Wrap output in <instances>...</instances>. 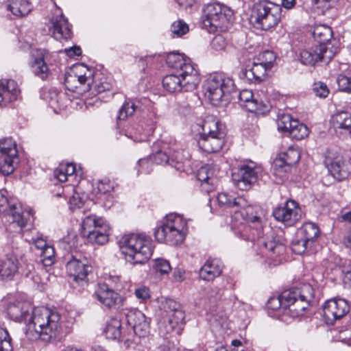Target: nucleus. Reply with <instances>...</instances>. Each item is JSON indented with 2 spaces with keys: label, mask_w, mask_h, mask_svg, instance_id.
<instances>
[{
  "label": "nucleus",
  "mask_w": 351,
  "mask_h": 351,
  "mask_svg": "<svg viewBox=\"0 0 351 351\" xmlns=\"http://www.w3.org/2000/svg\"><path fill=\"white\" fill-rule=\"evenodd\" d=\"M236 213L246 220L248 224L245 225L239 232V237L251 241L258 253L262 256L272 259L275 264L280 261L286 252V247L279 239L271 236H265L263 232L264 210L261 206L250 204L245 198V204L238 206Z\"/></svg>",
  "instance_id": "f257e3e1"
},
{
  "label": "nucleus",
  "mask_w": 351,
  "mask_h": 351,
  "mask_svg": "<svg viewBox=\"0 0 351 351\" xmlns=\"http://www.w3.org/2000/svg\"><path fill=\"white\" fill-rule=\"evenodd\" d=\"M31 309L27 304H10L8 307V314L15 322L26 323L25 335L28 339H41L49 341L55 338L60 328V315L44 307L30 312Z\"/></svg>",
  "instance_id": "f03ea898"
},
{
  "label": "nucleus",
  "mask_w": 351,
  "mask_h": 351,
  "mask_svg": "<svg viewBox=\"0 0 351 351\" xmlns=\"http://www.w3.org/2000/svg\"><path fill=\"white\" fill-rule=\"evenodd\" d=\"M314 289L309 284H304L300 287L285 290L278 298H273L274 309L282 307L292 317L303 315L304 311L313 302Z\"/></svg>",
  "instance_id": "7ed1b4c3"
},
{
  "label": "nucleus",
  "mask_w": 351,
  "mask_h": 351,
  "mask_svg": "<svg viewBox=\"0 0 351 351\" xmlns=\"http://www.w3.org/2000/svg\"><path fill=\"white\" fill-rule=\"evenodd\" d=\"M119 243L126 261L134 265L145 264L153 253L152 241L145 234H125Z\"/></svg>",
  "instance_id": "20e7f679"
},
{
  "label": "nucleus",
  "mask_w": 351,
  "mask_h": 351,
  "mask_svg": "<svg viewBox=\"0 0 351 351\" xmlns=\"http://www.w3.org/2000/svg\"><path fill=\"white\" fill-rule=\"evenodd\" d=\"M187 232L186 221L182 216L171 213L156 229L154 235L158 242L176 245L183 242Z\"/></svg>",
  "instance_id": "39448f33"
},
{
  "label": "nucleus",
  "mask_w": 351,
  "mask_h": 351,
  "mask_svg": "<svg viewBox=\"0 0 351 351\" xmlns=\"http://www.w3.org/2000/svg\"><path fill=\"white\" fill-rule=\"evenodd\" d=\"M282 8L268 0H258L253 4L250 19L254 26L262 30H269L279 23Z\"/></svg>",
  "instance_id": "423d86ee"
},
{
  "label": "nucleus",
  "mask_w": 351,
  "mask_h": 351,
  "mask_svg": "<svg viewBox=\"0 0 351 351\" xmlns=\"http://www.w3.org/2000/svg\"><path fill=\"white\" fill-rule=\"evenodd\" d=\"M226 131L218 120L208 118L202 125V133L197 141L199 148L207 153L219 152L224 144Z\"/></svg>",
  "instance_id": "0eeeda50"
},
{
  "label": "nucleus",
  "mask_w": 351,
  "mask_h": 351,
  "mask_svg": "<svg viewBox=\"0 0 351 351\" xmlns=\"http://www.w3.org/2000/svg\"><path fill=\"white\" fill-rule=\"evenodd\" d=\"M159 328L166 334L180 335L184 325L185 313L181 304L172 299H166L161 304Z\"/></svg>",
  "instance_id": "6e6552de"
},
{
  "label": "nucleus",
  "mask_w": 351,
  "mask_h": 351,
  "mask_svg": "<svg viewBox=\"0 0 351 351\" xmlns=\"http://www.w3.org/2000/svg\"><path fill=\"white\" fill-rule=\"evenodd\" d=\"M232 19V12L218 3H209L204 6L202 14V27L208 32L226 31Z\"/></svg>",
  "instance_id": "1a4fd4ad"
},
{
  "label": "nucleus",
  "mask_w": 351,
  "mask_h": 351,
  "mask_svg": "<svg viewBox=\"0 0 351 351\" xmlns=\"http://www.w3.org/2000/svg\"><path fill=\"white\" fill-rule=\"evenodd\" d=\"M235 88L233 79L221 73L210 75L205 84L207 96L214 105H217L220 101H228L230 94Z\"/></svg>",
  "instance_id": "9d476101"
},
{
  "label": "nucleus",
  "mask_w": 351,
  "mask_h": 351,
  "mask_svg": "<svg viewBox=\"0 0 351 351\" xmlns=\"http://www.w3.org/2000/svg\"><path fill=\"white\" fill-rule=\"evenodd\" d=\"M166 62L169 67L175 70V73H179L180 75H186V86L188 88L200 82L198 70L189 58H184L180 53L172 52L167 56Z\"/></svg>",
  "instance_id": "9b49d317"
},
{
  "label": "nucleus",
  "mask_w": 351,
  "mask_h": 351,
  "mask_svg": "<svg viewBox=\"0 0 351 351\" xmlns=\"http://www.w3.org/2000/svg\"><path fill=\"white\" fill-rule=\"evenodd\" d=\"M108 229L104 219L89 215L82 221L81 234L90 243L103 245L108 240Z\"/></svg>",
  "instance_id": "f8f14e48"
},
{
  "label": "nucleus",
  "mask_w": 351,
  "mask_h": 351,
  "mask_svg": "<svg viewBox=\"0 0 351 351\" xmlns=\"http://www.w3.org/2000/svg\"><path fill=\"white\" fill-rule=\"evenodd\" d=\"M6 191L0 190V213H6L12 218L11 226L16 224L21 229L31 221L30 211H23L21 204L15 199L8 200Z\"/></svg>",
  "instance_id": "ddd939ff"
},
{
  "label": "nucleus",
  "mask_w": 351,
  "mask_h": 351,
  "mask_svg": "<svg viewBox=\"0 0 351 351\" xmlns=\"http://www.w3.org/2000/svg\"><path fill=\"white\" fill-rule=\"evenodd\" d=\"M18 150L12 138L0 140V172L3 175L12 173L18 164Z\"/></svg>",
  "instance_id": "4468645a"
},
{
  "label": "nucleus",
  "mask_w": 351,
  "mask_h": 351,
  "mask_svg": "<svg viewBox=\"0 0 351 351\" xmlns=\"http://www.w3.org/2000/svg\"><path fill=\"white\" fill-rule=\"evenodd\" d=\"M260 168L254 163L243 165L232 173V180L236 187L241 191H247L258 179Z\"/></svg>",
  "instance_id": "2eb2a0df"
},
{
  "label": "nucleus",
  "mask_w": 351,
  "mask_h": 351,
  "mask_svg": "<svg viewBox=\"0 0 351 351\" xmlns=\"http://www.w3.org/2000/svg\"><path fill=\"white\" fill-rule=\"evenodd\" d=\"M66 268L73 282L81 287L87 285V276L90 272L92 267L86 258L80 255L72 256L67 262Z\"/></svg>",
  "instance_id": "dca6fc26"
},
{
  "label": "nucleus",
  "mask_w": 351,
  "mask_h": 351,
  "mask_svg": "<svg viewBox=\"0 0 351 351\" xmlns=\"http://www.w3.org/2000/svg\"><path fill=\"white\" fill-rule=\"evenodd\" d=\"M332 47L318 45L300 52V61L306 66H315L319 62L328 63L335 56Z\"/></svg>",
  "instance_id": "f3484780"
},
{
  "label": "nucleus",
  "mask_w": 351,
  "mask_h": 351,
  "mask_svg": "<svg viewBox=\"0 0 351 351\" xmlns=\"http://www.w3.org/2000/svg\"><path fill=\"white\" fill-rule=\"evenodd\" d=\"M273 215L277 221L291 226L302 219L303 212L295 201L290 199L284 206L274 209Z\"/></svg>",
  "instance_id": "a211bd4d"
},
{
  "label": "nucleus",
  "mask_w": 351,
  "mask_h": 351,
  "mask_svg": "<svg viewBox=\"0 0 351 351\" xmlns=\"http://www.w3.org/2000/svg\"><path fill=\"white\" fill-rule=\"evenodd\" d=\"M93 82V72L84 64L74 66L70 73L65 76L64 84L66 88L71 91L78 87V84H86L90 86Z\"/></svg>",
  "instance_id": "6ab92c4d"
},
{
  "label": "nucleus",
  "mask_w": 351,
  "mask_h": 351,
  "mask_svg": "<svg viewBox=\"0 0 351 351\" xmlns=\"http://www.w3.org/2000/svg\"><path fill=\"white\" fill-rule=\"evenodd\" d=\"M350 311L347 301L341 298L330 299L323 306V313L328 323L332 324L335 320L344 317Z\"/></svg>",
  "instance_id": "aec40b11"
},
{
  "label": "nucleus",
  "mask_w": 351,
  "mask_h": 351,
  "mask_svg": "<svg viewBox=\"0 0 351 351\" xmlns=\"http://www.w3.org/2000/svg\"><path fill=\"white\" fill-rule=\"evenodd\" d=\"M126 322L131 326L135 335L146 337L149 332V319L137 309H130L125 313Z\"/></svg>",
  "instance_id": "412c9836"
},
{
  "label": "nucleus",
  "mask_w": 351,
  "mask_h": 351,
  "mask_svg": "<svg viewBox=\"0 0 351 351\" xmlns=\"http://www.w3.org/2000/svg\"><path fill=\"white\" fill-rule=\"evenodd\" d=\"M265 55L270 56V61L254 63L251 69L243 71L242 77L254 83L263 82L266 77L267 70L271 68L272 61L275 60L272 51H267Z\"/></svg>",
  "instance_id": "4be33fe9"
},
{
  "label": "nucleus",
  "mask_w": 351,
  "mask_h": 351,
  "mask_svg": "<svg viewBox=\"0 0 351 351\" xmlns=\"http://www.w3.org/2000/svg\"><path fill=\"white\" fill-rule=\"evenodd\" d=\"M219 167L217 165L207 164L197 173V178L202 182V187L207 193L213 191L218 183Z\"/></svg>",
  "instance_id": "5701e85b"
},
{
  "label": "nucleus",
  "mask_w": 351,
  "mask_h": 351,
  "mask_svg": "<svg viewBox=\"0 0 351 351\" xmlns=\"http://www.w3.org/2000/svg\"><path fill=\"white\" fill-rule=\"evenodd\" d=\"M186 75H180L179 73L173 72L166 75L162 80L163 87L169 93L180 92L182 90L191 91L194 90L198 84H195L191 88H188L186 84Z\"/></svg>",
  "instance_id": "b1692460"
},
{
  "label": "nucleus",
  "mask_w": 351,
  "mask_h": 351,
  "mask_svg": "<svg viewBox=\"0 0 351 351\" xmlns=\"http://www.w3.org/2000/svg\"><path fill=\"white\" fill-rule=\"evenodd\" d=\"M95 295L101 304L110 308H115L122 302L120 295L110 289L106 284L99 285Z\"/></svg>",
  "instance_id": "393cba45"
},
{
  "label": "nucleus",
  "mask_w": 351,
  "mask_h": 351,
  "mask_svg": "<svg viewBox=\"0 0 351 351\" xmlns=\"http://www.w3.org/2000/svg\"><path fill=\"white\" fill-rule=\"evenodd\" d=\"M19 261L14 254H7L0 258V280L14 279L19 271Z\"/></svg>",
  "instance_id": "a878e982"
},
{
  "label": "nucleus",
  "mask_w": 351,
  "mask_h": 351,
  "mask_svg": "<svg viewBox=\"0 0 351 351\" xmlns=\"http://www.w3.org/2000/svg\"><path fill=\"white\" fill-rule=\"evenodd\" d=\"M51 31L53 37L58 40H68L71 38V29L68 20L62 13L59 16H53L51 19Z\"/></svg>",
  "instance_id": "bb28decb"
},
{
  "label": "nucleus",
  "mask_w": 351,
  "mask_h": 351,
  "mask_svg": "<svg viewBox=\"0 0 351 351\" xmlns=\"http://www.w3.org/2000/svg\"><path fill=\"white\" fill-rule=\"evenodd\" d=\"M20 89L17 83L13 80H1L0 81V106L6 105L18 99Z\"/></svg>",
  "instance_id": "cd10ccee"
},
{
  "label": "nucleus",
  "mask_w": 351,
  "mask_h": 351,
  "mask_svg": "<svg viewBox=\"0 0 351 351\" xmlns=\"http://www.w3.org/2000/svg\"><path fill=\"white\" fill-rule=\"evenodd\" d=\"M240 105L245 107L248 111L255 113H263L267 110V106L263 102L254 98L252 90L245 89L239 94Z\"/></svg>",
  "instance_id": "c85d7f7f"
},
{
  "label": "nucleus",
  "mask_w": 351,
  "mask_h": 351,
  "mask_svg": "<svg viewBox=\"0 0 351 351\" xmlns=\"http://www.w3.org/2000/svg\"><path fill=\"white\" fill-rule=\"evenodd\" d=\"M222 262L217 258L208 259L201 267L199 276L205 281H212L219 277L223 270Z\"/></svg>",
  "instance_id": "c756f323"
},
{
  "label": "nucleus",
  "mask_w": 351,
  "mask_h": 351,
  "mask_svg": "<svg viewBox=\"0 0 351 351\" xmlns=\"http://www.w3.org/2000/svg\"><path fill=\"white\" fill-rule=\"evenodd\" d=\"M328 169L334 178L341 181L348 177L351 166L348 160H344L342 156H337L331 160Z\"/></svg>",
  "instance_id": "7c9ffc66"
},
{
  "label": "nucleus",
  "mask_w": 351,
  "mask_h": 351,
  "mask_svg": "<svg viewBox=\"0 0 351 351\" xmlns=\"http://www.w3.org/2000/svg\"><path fill=\"white\" fill-rule=\"evenodd\" d=\"M163 149L164 150L156 151V153L150 155L148 159L142 158L138 161V165L142 168V171H145V173L149 172L148 167L150 161L155 162L157 165L167 163L170 165V156L169 155L168 149L165 145Z\"/></svg>",
  "instance_id": "2f4dec72"
},
{
  "label": "nucleus",
  "mask_w": 351,
  "mask_h": 351,
  "mask_svg": "<svg viewBox=\"0 0 351 351\" xmlns=\"http://www.w3.org/2000/svg\"><path fill=\"white\" fill-rule=\"evenodd\" d=\"M331 123L335 130H341L351 138V114L348 112H337L332 117Z\"/></svg>",
  "instance_id": "473e14b6"
},
{
  "label": "nucleus",
  "mask_w": 351,
  "mask_h": 351,
  "mask_svg": "<svg viewBox=\"0 0 351 351\" xmlns=\"http://www.w3.org/2000/svg\"><path fill=\"white\" fill-rule=\"evenodd\" d=\"M29 64L32 71L36 76L40 77L43 80H46L48 77L50 71L48 68V65L44 60L43 53H38L36 57L32 56Z\"/></svg>",
  "instance_id": "72a5a7b5"
},
{
  "label": "nucleus",
  "mask_w": 351,
  "mask_h": 351,
  "mask_svg": "<svg viewBox=\"0 0 351 351\" xmlns=\"http://www.w3.org/2000/svg\"><path fill=\"white\" fill-rule=\"evenodd\" d=\"M312 34L315 40L319 43V45L330 47L332 32L330 27L325 25H315L313 29Z\"/></svg>",
  "instance_id": "f704fd0d"
},
{
  "label": "nucleus",
  "mask_w": 351,
  "mask_h": 351,
  "mask_svg": "<svg viewBox=\"0 0 351 351\" xmlns=\"http://www.w3.org/2000/svg\"><path fill=\"white\" fill-rule=\"evenodd\" d=\"M169 155L170 156V165L178 171L183 170L184 164L186 161V158L183 154L179 145L174 143L167 147Z\"/></svg>",
  "instance_id": "c9c22d12"
},
{
  "label": "nucleus",
  "mask_w": 351,
  "mask_h": 351,
  "mask_svg": "<svg viewBox=\"0 0 351 351\" xmlns=\"http://www.w3.org/2000/svg\"><path fill=\"white\" fill-rule=\"evenodd\" d=\"M8 10L16 16H25L32 10L29 0H8Z\"/></svg>",
  "instance_id": "e433bc0d"
},
{
  "label": "nucleus",
  "mask_w": 351,
  "mask_h": 351,
  "mask_svg": "<svg viewBox=\"0 0 351 351\" xmlns=\"http://www.w3.org/2000/svg\"><path fill=\"white\" fill-rule=\"evenodd\" d=\"M141 108L138 100L126 99L118 112L117 121H125Z\"/></svg>",
  "instance_id": "4c0bfd02"
},
{
  "label": "nucleus",
  "mask_w": 351,
  "mask_h": 351,
  "mask_svg": "<svg viewBox=\"0 0 351 351\" xmlns=\"http://www.w3.org/2000/svg\"><path fill=\"white\" fill-rule=\"evenodd\" d=\"M217 200L220 206L232 208L234 209V211L237 210L238 206H241L245 204V197L243 196L234 197L227 193H219L217 197Z\"/></svg>",
  "instance_id": "58836bf2"
},
{
  "label": "nucleus",
  "mask_w": 351,
  "mask_h": 351,
  "mask_svg": "<svg viewBox=\"0 0 351 351\" xmlns=\"http://www.w3.org/2000/svg\"><path fill=\"white\" fill-rule=\"evenodd\" d=\"M319 233L318 226L313 223H304L298 231L297 234L308 241L312 245L315 243Z\"/></svg>",
  "instance_id": "ea45409f"
},
{
  "label": "nucleus",
  "mask_w": 351,
  "mask_h": 351,
  "mask_svg": "<svg viewBox=\"0 0 351 351\" xmlns=\"http://www.w3.org/2000/svg\"><path fill=\"white\" fill-rule=\"evenodd\" d=\"M106 338L109 339H119L121 336V322L118 318H111L106 324L105 329Z\"/></svg>",
  "instance_id": "a19ab883"
},
{
  "label": "nucleus",
  "mask_w": 351,
  "mask_h": 351,
  "mask_svg": "<svg viewBox=\"0 0 351 351\" xmlns=\"http://www.w3.org/2000/svg\"><path fill=\"white\" fill-rule=\"evenodd\" d=\"M97 188L98 199L102 201L106 199L109 203H105V206L110 207L112 197L109 193L113 190V184L108 180H104L98 182Z\"/></svg>",
  "instance_id": "79ce46f5"
},
{
  "label": "nucleus",
  "mask_w": 351,
  "mask_h": 351,
  "mask_svg": "<svg viewBox=\"0 0 351 351\" xmlns=\"http://www.w3.org/2000/svg\"><path fill=\"white\" fill-rule=\"evenodd\" d=\"M75 171V167L73 164L68 163L66 165H61L55 171L54 175L60 182L67 180L69 176H72Z\"/></svg>",
  "instance_id": "37998d69"
},
{
  "label": "nucleus",
  "mask_w": 351,
  "mask_h": 351,
  "mask_svg": "<svg viewBox=\"0 0 351 351\" xmlns=\"http://www.w3.org/2000/svg\"><path fill=\"white\" fill-rule=\"evenodd\" d=\"M312 245L306 241L302 237L297 234L296 237L291 242V250L297 254H304L308 249L312 247Z\"/></svg>",
  "instance_id": "c03bdc74"
},
{
  "label": "nucleus",
  "mask_w": 351,
  "mask_h": 351,
  "mask_svg": "<svg viewBox=\"0 0 351 351\" xmlns=\"http://www.w3.org/2000/svg\"><path fill=\"white\" fill-rule=\"evenodd\" d=\"M280 156L285 160V163L291 167L295 165L300 158V152L293 147H289Z\"/></svg>",
  "instance_id": "a18cd8bd"
},
{
  "label": "nucleus",
  "mask_w": 351,
  "mask_h": 351,
  "mask_svg": "<svg viewBox=\"0 0 351 351\" xmlns=\"http://www.w3.org/2000/svg\"><path fill=\"white\" fill-rule=\"evenodd\" d=\"M189 30V25L182 20L174 21L171 26V32L173 36L181 37Z\"/></svg>",
  "instance_id": "49530a36"
},
{
  "label": "nucleus",
  "mask_w": 351,
  "mask_h": 351,
  "mask_svg": "<svg viewBox=\"0 0 351 351\" xmlns=\"http://www.w3.org/2000/svg\"><path fill=\"white\" fill-rule=\"evenodd\" d=\"M12 339L6 330L0 329V351H12Z\"/></svg>",
  "instance_id": "de8ad7c7"
},
{
  "label": "nucleus",
  "mask_w": 351,
  "mask_h": 351,
  "mask_svg": "<svg viewBox=\"0 0 351 351\" xmlns=\"http://www.w3.org/2000/svg\"><path fill=\"white\" fill-rule=\"evenodd\" d=\"M42 262L45 266H51L55 260V250L51 245H49L41 252Z\"/></svg>",
  "instance_id": "09e8293b"
},
{
  "label": "nucleus",
  "mask_w": 351,
  "mask_h": 351,
  "mask_svg": "<svg viewBox=\"0 0 351 351\" xmlns=\"http://www.w3.org/2000/svg\"><path fill=\"white\" fill-rule=\"evenodd\" d=\"M154 269L161 274H168L171 270L169 262L164 258H159L154 261Z\"/></svg>",
  "instance_id": "8fccbe9b"
},
{
  "label": "nucleus",
  "mask_w": 351,
  "mask_h": 351,
  "mask_svg": "<svg viewBox=\"0 0 351 351\" xmlns=\"http://www.w3.org/2000/svg\"><path fill=\"white\" fill-rule=\"evenodd\" d=\"M312 91L315 95L319 98L328 97L330 91L327 85L322 82H316L313 84Z\"/></svg>",
  "instance_id": "3c124183"
},
{
  "label": "nucleus",
  "mask_w": 351,
  "mask_h": 351,
  "mask_svg": "<svg viewBox=\"0 0 351 351\" xmlns=\"http://www.w3.org/2000/svg\"><path fill=\"white\" fill-rule=\"evenodd\" d=\"M338 267L343 276V280L351 281V263L349 260L339 259L338 263Z\"/></svg>",
  "instance_id": "603ef678"
},
{
  "label": "nucleus",
  "mask_w": 351,
  "mask_h": 351,
  "mask_svg": "<svg viewBox=\"0 0 351 351\" xmlns=\"http://www.w3.org/2000/svg\"><path fill=\"white\" fill-rule=\"evenodd\" d=\"M337 83L339 90L351 93V78L341 74L337 78Z\"/></svg>",
  "instance_id": "864d4df0"
},
{
  "label": "nucleus",
  "mask_w": 351,
  "mask_h": 351,
  "mask_svg": "<svg viewBox=\"0 0 351 351\" xmlns=\"http://www.w3.org/2000/svg\"><path fill=\"white\" fill-rule=\"evenodd\" d=\"M273 167L275 174H281L289 171L291 167L285 163V160L280 156L274 160Z\"/></svg>",
  "instance_id": "5fc2aeb1"
},
{
  "label": "nucleus",
  "mask_w": 351,
  "mask_h": 351,
  "mask_svg": "<svg viewBox=\"0 0 351 351\" xmlns=\"http://www.w3.org/2000/svg\"><path fill=\"white\" fill-rule=\"evenodd\" d=\"M110 88V84L106 82L95 83L93 80L90 86H87V90H91L93 94H98L108 90Z\"/></svg>",
  "instance_id": "6e6d98bb"
},
{
  "label": "nucleus",
  "mask_w": 351,
  "mask_h": 351,
  "mask_svg": "<svg viewBox=\"0 0 351 351\" xmlns=\"http://www.w3.org/2000/svg\"><path fill=\"white\" fill-rule=\"evenodd\" d=\"M293 119L290 114H283L278 120V128L279 130L287 132L291 126Z\"/></svg>",
  "instance_id": "4d7b16f0"
},
{
  "label": "nucleus",
  "mask_w": 351,
  "mask_h": 351,
  "mask_svg": "<svg viewBox=\"0 0 351 351\" xmlns=\"http://www.w3.org/2000/svg\"><path fill=\"white\" fill-rule=\"evenodd\" d=\"M227 45V42L223 36L221 34H217L213 38L210 45L211 47L216 51H221L225 49Z\"/></svg>",
  "instance_id": "13d9d810"
},
{
  "label": "nucleus",
  "mask_w": 351,
  "mask_h": 351,
  "mask_svg": "<svg viewBox=\"0 0 351 351\" xmlns=\"http://www.w3.org/2000/svg\"><path fill=\"white\" fill-rule=\"evenodd\" d=\"M308 135V128L303 123L299 125L298 129H293L291 132L290 136L296 140H301Z\"/></svg>",
  "instance_id": "bf43d9fd"
},
{
  "label": "nucleus",
  "mask_w": 351,
  "mask_h": 351,
  "mask_svg": "<svg viewBox=\"0 0 351 351\" xmlns=\"http://www.w3.org/2000/svg\"><path fill=\"white\" fill-rule=\"evenodd\" d=\"M134 294L135 296L141 301H145L150 298L149 289L146 287H141L136 289Z\"/></svg>",
  "instance_id": "052dcab7"
},
{
  "label": "nucleus",
  "mask_w": 351,
  "mask_h": 351,
  "mask_svg": "<svg viewBox=\"0 0 351 351\" xmlns=\"http://www.w3.org/2000/svg\"><path fill=\"white\" fill-rule=\"evenodd\" d=\"M69 203L70 209L73 210H74L76 208H81L84 204L82 199L77 193L74 194L72 197H70Z\"/></svg>",
  "instance_id": "680f3d73"
},
{
  "label": "nucleus",
  "mask_w": 351,
  "mask_h": 351,
  "mask_svg": "<svg viewBox=\"0 0 351 351\" xmlns=\"http://www.w3.org/2000/svg\"><path fill=\"white\" fill-rule=\"evenodd\" d=\"M64 51H65V53H66V55L68 56H69L70 58H73L76 56H78L81 55V53H82L81 48L80 47H77V46L70 47L69 49H65Z\"/></svg>",
  "instance_id": "e2e57ef3"
},
{
  "label": "nucleus",
  "mask_w": 351,
  "mask_h": 351,
  "mask_svg": "<svg viewBox=\"0 0 351 351\" xmlns=\"http://www.w3.org/2000/svg\"><path fill=\"white\" fill-rule=\"evenodd\" d=\"M223 294V290L218 288L217 287H213L210 288V293H209L210 298L215 299H219Z\"/></svg>",
  "instance_id": "0e129e2a"
},
{
  "label": "nucleus",
  "mask_w": 351,
  "mask_h": 351,
  "mask_svg": "<svg viewBox=\"0 0 351 351\" xmlns=\"http://www.w3.org/2000/svg\"><path fill=\"white\" fill-rule=\"evenodd\" d=\"M34 243L36 247L41 250L42 251L49 245L42 237H37L36 239H34Z\"/></svg>",
  "instance_id": "69168bd1"
},
{
  "label": "nucleus",
  "mask_w": 351,
  "mask_h": 351,
  "mask_svg": "<svg viewBox=\"0 0 351 351\" xmlns=\"http://www.w3.org/2000/svg\"><path fill=\"white\" fill-rule=\"evenodd\" d=\"M341 220L351 223V211L342 212L341 215Z\"/></svg>",
  "instance_id": "338daca9"
},
{
  "label": "nucleus",
  "mask_w": 351,
  "mask_h": 351,
  "mask_svg": "<svg viewBox=\"0 0 351 351\" xmlns=\"http://www.w3.org/2000/svg\"><path fill=\"white\" fill-rule=\"evenodd\" d=\"M343 243L347 248L351 250V230L343 237Z\"/></svg>",
  "instance_id": "774afa93"
}]
</instances>
